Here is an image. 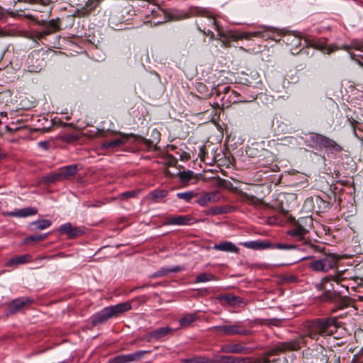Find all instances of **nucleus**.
Here are the masks:
<instances>
[{"mask_svg":"<svg viewBox=\"0 0 363 363\" xmlns=\"http://www.w3.org/2000/svg\"><path fill=\"white\" fill-rule=\"evenodd\" d=\"M190 16H204L208 18L213 28L217 31L218 38L225 47H230L233 41L240 40H251L252 38H262L263 33L260 31L243 32L241 33H235L232 30H223L218 24L217 21L213 18L211 13L206 8L199 6L191 7L189 9V14H184V18H187Z\"/></svg>","mask_w":363,"mask_h":363,"instance_id":"obj_1","label":"nucleus"},{"mask_svg":"<svg viewBox=\"0 0 363 363\" xmlns=\"http://www.w3.org/2000/svg\"><path fill=\"white\" fill-rule=\"evenodd\" d=\"M328 357L321 352L314 358L312 363H328Z\"/></svg>","mask_w":363,"mask_h":363,"instance_id":"obj_49","label":"nucleus"},{"mask_svg":"<svg viewBox=\"0 0 363 363\" xmlns=\"http://www.w3.org/2000/svg\"><path fill=\"white\" fill-rule=\"evenodd\" d=\"M99 4L97 0H88L84 6L79 11L80 16H86L93 11Z\"/></svg>","mask_w":363,"mask_h":363,"instance_id":"obj_29","label":"nucleus"},{"mask_svg":"<svg viewBox=\"0 0 363 363\" xmlns=\"http://www.w3.org/2000/svg\"><path fill=\"white\" fill-rule=\"evenodd\" d=\"M240 195L242 197V201L244 203L255 206L261 203V200L254 195L248 194L244 191H240Z\"/></svg>","mask_w":363,"mask_h":363,"instance_id":"obj_31","label":"nucleus"},{"mask_svg":"<svg viewBox=\"0 0 363 363\" xmlns=\"http://www.w3.org/2000/svg\"><path fill=\"white\" fill-rule=\"evenodd\" d=\"M221 199L218 191L205 192L201 194L196 199V203L201 206H206L211 203H218Z\"/></svg>","mask_w":363,"mask_h":363,"instance_id":"obj_14","label":"nucleus"},{"mask_svg":"<svg viewBox=\"0 0 363 363\" xmlns=\"http://www.w3.org/2000/svg\"><path fill=\"white\" fill-rule=\"evenodd\" d=\"M245 350V347L240 344H234L227 347V351L232 353H242Z\"/></svg>","mask_w":363,"mask_h":363,"instance_id":"obj_47","label":"nucleus"},{"mask_svg":"<svg viewBox=\"0 0 363 363\" xmlns=\"http://www.w3.org/2000/svg\"><path fill=\"white\" fill-rule=\"evenodd\" d=\"M203 32L208 35H210L211 38H214V33L211 30L208 29L207 31L203 30Z\"/></svg>","mask_w":363,"mask_h":363,"instance_id":"obj_60","label":"nucleus"},{"mask_svg":"<svg viewBox=\"0 0 363 363\" xmlns=\"http://www.w3.org/2000/svg\"><path fill=\"white\" fill-rule=\"evenodd\" d=\"M213 248L216 250L224 252H230L235 253H238L239 252V248L235 244L229 241L216 244Z\"/></svg>","mask_w":363,"mask_h":363,"instance_id":"obj_27","label":"nucleus"},{"mask_svg":"<svg viewBox=\"0 0 363 363\" xmlns=\"http://www.w3.org/2000/svg\"><path fill=\"white\" fill-rule=\"evenodd\" d=\"M231 206H216L212 207L206 211V215L208 216H216L219 214L230 213L233 210Z\"/></svg>","mask_w":363,"mask_h":363,"instance_id":"obj_32","label":"nucleus"},{"mask_svg":"<svg viewBox=\"0 0 363 363\" xmlns=\"http://www.w3.org/2000/svg\"><path fill=\"white\" fill-rule=\"evenodd\" d=\"M169 273H168L167 268L162 267V268L160 269L159 270H157V272H155V273L152 274L150 276V277L152 279H155L157 277H164V276L167 275Z\"/></svg>","mask_w":363,"mask_h":363,"instance_id":"obj_48","label":"nucleus"},{"mask_svg":"<svg viewBox=\"0 0 363 363\" xmlns=\"http://www.w3.org/2000/svg\"><path fill=\"white\" fill-rule=\"evenodd\" d=\"M285 41L289 45L297 47L301 45V39L296 35H290L286 37Z\"/></svg>","mask_w":363,"mask_h":363,"instance_id":"obj_45","label":"nucleus"},{"mask_svg":"<svg viewBox=\"0 0 363 363\" xmlns=\"http://www.w3.org/2000/svg\"><path fill=\"white\" fill-rule=\"evenodd\" d=\"M138 195L135 191H129L121 194L118 197L121 199H128L129 198L135 197Z\"/></svg>","mask_w":363,"mask_h":363,"instance_id":"obj_50","label":"nucleus"},{"mask_svg":"<svg viewBox=\"0 0 363 363\" xmlns=\"http://www.w3.org/2000/svg\"><path fill=\"white\" fill-rule=\"evenodd\" d=\"M231 95H234L236 97L240 96V94L237 91H235V90H233L232 89H231V91H230L229 97H231Z\"/></svg>","mask_w":363,"mask_h":363,"instance_id":"obj_62","label":"nucleus"},{"mask_svg":"<svg viewBox=\"0 0 363 363\" xmlns=\"http://www.w3.org/2000/svg\"><path fill=\"white\" fill-rule=\"evenodd\" d=\"M342 291L340 289L323 292L321 296V300L323 301L337 302L336 306L331 310L332 313L335 312L338 309L347 307L350 305V301L346 297L341 296Z\"/></svg>","mask_w":363,"mask_h":363,"instance_id":"obj_8","label":"nucleus"},{"mask_svg":"<svg viewBox=\"0 0 363 363\" xmlns=\"http://www.w3.org/2000/svg\"><path fill=\"white\" fill-rule=\"evenodd\" d=\"M51 224L52 222L50 220L42 219L32 222L30 223V225L34 227V230H41L49 228L51 225Z\"/></svg>","mask_w":363,"mask_h":363,"instance_id":"obj_33","label":"nucleus"},{"mask_svg":"<svg viewBox=\"0 0 363 363\" xmlns=\"http://www.w3.org/2000/svg\"><path fill=\"white\" fill-rule=\"evenodd\" d=\"M177 176L179 178L180 182L184 186H188L192 180H195L193 183H196V177L191 170L179 172Z\"/></svg>","mask_w":363,"mask_h":363,"instance_id":"obj_26","label":"nucleus"},{"mask_svg":"<svg viewBox=\"0 0 363 363\" xmlns=\"http://www.w3.org/2000/svg\"><path fill=\"white\" fill-rule=\"evenodd\" d=\"M213 94H216V96H220L223 93L224 95L230 94L231 88L230 86H224L218 84L217 86H213Z\"/></svg>","mask_w":363,"mask_h":363,"instance_id":"obj_38","label":"nucleus"},{"mask_svg":"<svg viewBox=\"0 0 363 363\" xmlns=\"http://www.w3.org/2000/svg\"><path fill=\"white\" fill-rule=\"evenodd\" d=\"M315 203L318 206L319 212L323 213L330 208V203L323 200L320 196L315 198Z\"/></svg>","mask_w":363,"mask_h":363,"instance_id":"obj_44","label":"nucleus"},{"mask_svg":"<svg viewBox=\"0 0 363 363\" xmlns=\"http://www.w3.org/2000/svg\"><path fill=\"white\" fill-rule=\"evenodd\" d=\"M31 302L32 301L30 298L26 297L14 299L9 305L7 314H14Z\"/></svg>","mask_w":363,"mask_h":363,"instance_id":"obj_16","label":"nucleus"},{"mask_svg":"<svg viewBox=\"0 0 363 363\" xmlns=\"http://www.w3.org/2000/svg\"><path fill=\"white\" fill-rule=\"evenodd\" d=\"M38 211L35 208L27 207L18 209L16 211L9 213V215L15 217H27L33 216L37 213Z\"/></svg>","mask_w":363,"mask_h":363,"instance_id":"obj_28","label":"nucleus"},{"mask_svg":"<svg viewBox=\"0 0 363 363\" xmlns=\"http://www.w3.org/2000/svg\"><path fill=\"white\" fill-rule=\"evenodd\" d=\"M31 259L32 257L28 254H26L11 258L6 262V266L8 267H15L19 264L30 262Z\"/></svg>","mask_w":363,"mask_h":363,"instance_id":"obj_25","label":"nucleus"},{"mask_svg":"<svg viewBox=\"0 0 363 363\" xmlns=\"http://www.w3.org/2000/svg\"><path fill=\"white\" fill-rule=\"evenodd\" d=\"M351 48L363 52V41L354 40L351 42L350 45H345L343 47V49L347 51H349Z\"/></svg>","mask_w":363,"mask_h":363,"instance_id":"obj_40","label":"nucleus"},{"mask_svg":"<svg viewBox=\"0 0 363 363\" xmlns=\"http://www.w3.org/2000/svg\"><path fill=\"white\" fill-rule=\"evenodd\" d=\"M59 231L62 234L67 235L69 238H77L83 234L84 233L82 228L72 227L70 223H67L65 224L62 225L60 227Z\"/></svg>","mask_w":363,"mask_h":363,"instance_id":"obj_17","label":"nucleus"},{"mask_svg":"<svg viewBox=\"0 0 363 363\" xmlns=\"http://www.w3.org/2000/svg\"><path fill=\"white\" fill-rule=\"evenodd\" d=\"M352 56V58L355 60L359 65H361L362 67H363V60H360L359 59H356L355 58V55H351Z\"/></svg>","mask_w":363,"mask_h":363,"instance_id":"obj_58","label":"nucleus"},{"mask_svg":"<svg viewBox=\"0 0 363 363\" xmlns=\"http://www.w3.org/2000/svg\"><path fill=\"white\" fill-rule=\"evenodd\" d=\"M148 350H139L131 354H120L115 357L113 363H128L141 359L145 354L150 353Z\"/></svg>","mask_w":363,"mask_h":363,"instance_id":"obj_13","label":"nucleus"},{"mask_svg":"<svg viewBox=\"0 0 363 363\" xmlns=\"http://www.w3.org/2000/svg\"><path fill=\"white\" fill-rule=\"evenodd\" d=\"M354 281L357 282L359 281L360 283L363 281V274L361 273L359 269H356L354 271Z\"/></svg>","mask_w":363,"mask_h":363,"instance_id":"obj_53","label":"nucleus"},{"mask_svg":"<svg viewBox=\"0 0 363 363\" xmlns=\"http://www.w3.org/2000/svg\"><path fill=\"white\" fill-rule=\"evenodd\" d=\"M167 269H168V273L169 274L171 272H174V273L179 272L183 271L184 269L182 266H175V267L167 268Z\"/></svg>","mask_w":363,"mask_h":363,"instance_id":"obj_54","label":"nucleus"},{"mask_svg":"<svg viewBox=\"0 0 363 363\" xmlns=\"http://www.w3.org/2000/svg\"><path fill=\"white\" fill-rule=\"evenodd\" d=\"M343 148L339 144H337L335 140H331L329 143V146L326 150V152L331 154H337L342 151Z\"/></svg>","mask_w":363,"mask_h":363,"instance_id":"obj_39","label":"nucleus"},{"mask_svg":"<svg viewBox=\"0 0 363 363\" xmlns=\"http://www.w3.org/2000/svg\"><path fill=\"white\" fill-rule=\"evenodd\" d=\"M38 23L43 26L42 31L38 33V38H43L46 35H51L61 29V22L60 18L51 19L49 21L42 20Z\"/></svg>","mask_w":363,"mask_h":363,"instance_id":"obj_10","label":"nucleus"},{"mask_svg":"<svg viewBox=\"0 0 363 363\" xmlns=\"http://www.w3.org/2000/svg\"><path fill=\"white\" fill-rule=\"evenodd\" d=\"M217 280L216 276L211 273H201L196 276L195 283L206 282Z\"/></svg>","mask_w":363,"mask_h":363,"instance_id":"obj_37","label":"nucleus"},{"mask_svg":"<svg viewBox=\"0 0 363 363\" xmlns=\"http://www.w3.org/2000/svg\"><path fill=\"white\" fill-rule=\"evenodd\" d=\"M216 331L225 335H250L252 332L246 329L241 323H235L231 325H222L215 327Z\"/></svg>","mask_w":363,"mask_h":363,"instance_id":"obj_9","label":"nucleus"},{"mask_svg":"<svg viewBox=\"0 0 363 363\" xmlns=\"http://www.w3.org/2000/svg\"><path fill=\"white\" fill-rule=\"evenodd\" d=\"M43 181L46 183H54L57 181H61L58 169L55 172L47 174L44 177Z\"/></svg>","mask_w":363,"mask_h":363,"instance_id":"obj_42","label":"nucleus"},{"mask_svg":"<svg viewBox=\"0 0 363 363\" xmlns=\"http://www.w3.org/2000/svg\"><path fill=\"white\" fill-rule=\"evenodd\" d=\"M264 149V142L254 143L246 149L247 155L252 158L257 159Z\"/></svg>","mask_w":363,"mask_h":363,"instance_id":"obj_23","label":"nucleus"},{"mask_svg":"<svg viewBox=\"0 0 363 363\" xmlns=\"http://www.w3.org/2000/svg\"><path fill=\"white\" fill-rule=\"evenodd\" d=\"M129 135H123L121 138H118L111 141L104 142L101 143L102 150H114L117 147L124 145Z\"/></svg>","mask_w":363,"mask_h":363,"instance_id":"obj_19","label":"nucleus"},{"mask_svg":"<svg viewBox=\"0 0 363 363\" xmlns=\"http://www.w3.org/2000/svg\"><path fill=\"white\" fill-rule=\"evenodd\" d=\"M205 151H206V147L204 145L201 146L200 149H199V157L203 161L204 160Z\"/></svg>","mask_w":363,"mask_h":363,"instance_id":"obj_56","label":"nucleus"},{"mask_svg":"<svg viewBox=\"0 0 363 363\" xmlns=\"http://www.w3.org/2000/svg\"><path fill=\"white\" fill-rule=\"evenodd\" d=\"M168 194V191L165 189H155L151 191L149 194V198L155 202L159 199L164 198Z\"/></svg>","mask_w":363,"mask_h":363,"instance_id":"obj_35","label":"nucleus"},{"mask_svg":"<svg viewBox=\"0 0 363 363\" xmlns=\"http://www.w3.org/2000/svg\"><path fill=\"white\" fill-rule=\"evenodd\" d=\"M26 1L30 4H38V3L43 4V0H26Z\"/></svg>","mask_w":363,"mask_h":363,"instance_id":"obj_61","label":"nucleus"},{"mask_svg":"<svg viewBox=\"0 0 363 363\" xmlns=\"http://www.w3.org/2000/svg\"><path fill=\"white\" fill-rule=\"evenodd\" d=\"M194 218L190 215L184 216H170L164 221L166 225H190Z\"/></svg>","mask_w":363,"mask_h":363,"instance_id":"obj_15","label":"nucleus"},{"mask_svg":"<svg viewBox=\"0 0 363 363\" xmlns=\"http://www.w3.org/2000/svg\"><path fill=\"white\" fill-rule=\"evenodd\" d=\"M339 261V257L333 254H325L318 259H313L309 263V268L318 272H327L335 268Z\"/></svg>","mask_w":363,"mask_h":363,"instance_id":"obj_7","label":"nucleus"},{"mask_svg":"<svg viewBox=\"0 0 363 363\" xmlns=\"http://www.w3.org/2000/svg\"><path fill=\"white\" fill-rule=\"evenodd\" d=\"M324 135L312 133H310L309 138L307 140L308 146L315 149H322L323 140H325Z\"/></svg>","mask_w":363,"mask_h":363,"instance_id":"obj_21","label":"nucleus"},{"mask_svg":"<svg viewBox=\"0 0 363 363\" xmlns=\"http://www.w3.org/2000/svg\"><path fill=\"white\" fill-rule=\"evenodd\" d=\"M143 143L147 145L148 147H151L153 145V143L151 140L143 138Z\"/></svg>","mask_w":363,"mask_h":363,"instance_id":"obj_57","label":"nucleus"},{"mask_svg":"<svg viewBox=\"0 0 363 363\" xmlns=\"http://www.w3.org/2000/svg\"><path fill=\"white\" fill-rule=\"evenodd\" d=\"M5 15V11L4 9L0 6V18L3 17Z\"/></svg>","mask_w":363,"mask_h":363,"instance_id":"obj_64","label":"nucleus"},{"mask_svg":"<svg viewBox=\"0 0 363 363\" xmlns=\"http://www.w3.org/2000/svg\"><path fill=\"white\" fill-rule=\"evenodd\" d=\"M307 345V339H305L303 334H300L294 339L277 342L269 350V354L270 355H277L281 353L298 351Z\"/></svg>","mask_w":363,"mask_h":363,"instance_id":"obj_6","label":"nucleus"},{"mask_svg":"<svg viewBox=\"0 0 363 363\" xmlns=\"http://www.w3.org/2000/svg\"><path fill=\"white\" fill-rule=\"evenodd\" d=\"M318 290H323V292H328L340 289V284L337 277H325L322 279L321 281L316 285Z\"/></svg>","mask_w":363,"mask_h":363,"instance_id":"obj_12","label":"nucleus"},{"mask_svg":"<svg viewBox=\"0 0 363 363\" xmlns=\"http://www.w3.org/2000/svg\"><path fill=\"white\" fill-rule=\"evenodd\" d=\"M228 363H252L248 358H234L228 357Z\"/></svg>","mask_w":363,"mask_h":363,"instance_id":"obj_51","label":"nucleus"},{"mask_svg":"<svg viewBox=\"0 0 363 363\" xmlns=\"http://www.w3.org/2000/svg\"><path fill=\"white\" fill-rule=\"evenodd\" d=\"M241 245L246 248L255 250L268 249L272 247V244L266 240H252L241 242Z\"/></svg>","mask_w":363,"mask_h":363,"instance_id":"obj_18","label":"nucleus"},{"mask_svg":"<svg viewBox=\"0 0 363 363\" xmlns=\"http://www.w3.org/2000/svg\"><path fill=\"white\" fill-rule=\"evenodd\" d=\"M339 328L337 317L319 318L307 320L303 324V335L318 341L320 337H327L333 335Z\"/></svg>","mask_w":363,"mask_h":363,"instance_id":"obj_2","label":"nucleus"},{"mask_svg":"<svg viewBox=\"0 0 363 363\" xmlns=\"http://www.w3.org/2000/svg\"><path fill=\"white\" fill-rule=\"evenodd\" d=\"M197 194H195L194 191H186L177 193V196L180 199L189 202Z\"/></svg>","mask_w":363,"mask_h":363,"instance_id":"obj_46","label":"nucleus"},{"mask_svg":"<svg viewBox=\"0 0 363 363\" xmlns=\"http://www.w3.org/2000/svg\"><path fill=\"white\" fill-rule=\"evenodd\" d=\"M218 299L225 301L230 306H239L242 303V299L240 297L233 294L220 295Z\"/></svg>","mask_w":363,"mask_h":363,"instance_id":"obj_30","label":"nucleus"},{"mask_svg":"<svg viewBox=\"0 0 363 363\" xmlns=\"http://www.w3.org/2000/svg\"><path fill=\"white\" fill-rule=\"evenodd\" d=\"M39 146L46 148L47 147V143L46 142H40L38 143Z\"/></svg>","mask_w":363,"mask_h":363,"instance_id":"obj_63","label":"nucleus"},{"mask_svg":"<svg viewBox=\"0 0 363 363\" xmlns=\"http://www.w3.org/2000/svg\"><path fill=\"white\" fill-rule=\"evenodd\" d=\"M274 161V154L267 149H264L257 159V162L262 167H267Z\"/></svg>","mask_w":363,"mask_h":363,"instance_id":"obj_22","label":"nucleus"},{"mask_svg":"<svg viewBox=\"0 0 363 363\" xmlns=\"http://www.w3.org/2000/svg\"><path fill=\"white\" fill-rule=\"evenodd\" d=\"M196 319L197 316L195 313H189L185 315L179 320V323L182 327L186 328L189 327Z\"/></svg>","mask_w":363,"mask_h":363,"instance_id":"obj_36","label":"nucleus"},{"mask_svg":"<svg viewBox=\"0 0 363 363\" xmlns=\"http://www.w3.org/2000/svg\"><path fill=\"white\" fill-rule=\"evenodd\" d=\"M130 309L131 304L129 302H123L114 306L105 307L91 316V324L93 325H97L104 323L110 318L117 317Z\"/></svg>","mask_w":363,"mask_h":363,"instance_id":"obj_4","label":"nucleus"},{"mask_svg":"<svg viewBox=\"0 0 363 363\" xmlns=\"http://www.w3.org/2000/svg\"><path fill=\"white\" fill-rule=\"evenodd\" d=\"M196 88L197 91L201 94L202 97L208 98L213 95V87L209 91L208 87L206 84L202 82H198L196 84Z\"/></svg>","mask_w":363,"mask_h":363,"instance_id":"obj_34","label":"nucleus"},{"mask_svg":"<svg viewBox=\"0 0 363 363\" xmlns=\"http://www.w3.org/2000/svg\"><path fill=\"white\" fill-rule=\"evenodd\" d=\"M174 331V329L169 326H165L155 329L152 331L147 333L143 339L146 342H152L155 340H160L162 338L172 335Z\"/></svg>","mask_w":363,"mask_h":363,"instance_id":"obj_11","label":"nucleus"},{"mask_svg":"<svg viewBox=\"0 0 363 363\" xmlns=\"http://www.w3.org/2000/svg\"><path fill=\"white\" fill-rule=\"evenodd\" d=\"M313 228V219L310 216L301 217L294 220L290 228L287 230V235L294 241L298 242L300 247L305 246L303 250L311 249L313 251H320L319 246L312 243L310 239V231Z\"/></svg>","mask_w":363,"mask_h":363,"instance_id":"obj_3","label":"nucleus"},{"mask_svg":"<svg viewBox=\"0 0 363 363\" xmlns=\"http://www.w3.org/2000/svg\"><path fill=\"white\" fill-rule=\"evenodd\" d=\"M265 324L267 325L279 326L282 322V320L278 318H271L265 320Z\"/></svg>","mask_w":363,"mask_h":363,"instance_id":"obj_52","label":"nucleus"},{"mask_svg":"<svg viewBox=\"0 0 363 363\" xmlns=\"http://www.w3.org/2000/svg\"><path fill=\"white\" fill-rule=\"evenodd\" d=\"M287 280L291 282H295L297 280V277L296 276L291 275L287 277Z\"/></svg>","mask_w":363,"mask_h":363,"instance_id":"obj_59","label":"nucleus"},{"mask_svg":"<svg viewBox=\"0 0 363 363\" xmlns=\"http://www.w3.org/2000/svg\"><path fill=\"white\" fill-rule=\"evenodd\" d=\"M48 238V234H36L27 237L24 240V243L27 244L30 242H40L45 240Z\"/></svg>","mask_w":363,"mask_h":363,"instance_id":"obj_41","label":"nucleus"},{"mask_svg":"<svg viewBox=\"0 0 363 363\" xmlns=\"http://www.w3.org/2000/svg\"><path fill=\"white\" fill-rule=\"evenodd\" d=\"M307 345V339H305L303 334H300L294 339L277 342L269 350V354L270 355H277L281 353L298 351Z\"/></svg>","mask_w":363,"mask_h":363,"instance_id":"obj_5","label":"nucleus"},{"mask_svg":"<svg viewBox=\"0 0 363 363\" xmlns=\"http://www.w3.org/2000/svg\"><path fill=\"white\" fill-rule=\"evenodd\" d=\"M77 171L78 166L77 164H70L58 169L61 181L71 179L77 174Z\"/></svg>","mask_w":363,"mask_h":363,"instance_id":"obj_20","label":"nucleus"},{"mask_svg":"<svg viewBox=\"0 0 363 363\" xmlns=\"http://www.w3.org/2000/svg\"><path fill=\"white\" fill-rule=\"evenodd\" d=\"M331 140L332 139L325 136V140H323V145H322V149H325V150L326 151L327 148L329 146V143H330Z\"/></svg>","mask_w":363,"mask_h":363,"instance_id":"obj_55","label":"nucleus"},{"mask_svg":"<svg viewBox=\"0 0 363 363\" xmlns=\"http://www.w3.org/2000/svg\"><path fill=\"white\" fill-rule=\"evenodd\" d=\"M336 277L340 284V286L345 288L346 291H348L349 286L345 282L354 281V272L350 270L342 271L339 272Z\"/></svg>","mask_w":363,"mask_h":363,"instance_id":"obj_24","label":"nucleus"},{"mask_svg":"<svg viewBox=\"0 0 363 363\" xmlns=\"http://www.w3.org/2000/svg\"><path fill=\"white\" fill-rule=\"evenodd\" d=\"M271 248H276L278 250H296V249H301L300 245L298 244H281V243H277L275 245L272 244V247Z\"/></svg>","mask_w":363,"mask_h":363,"instance_id":"obj_43","label":"nucleus"}]
</instances>
